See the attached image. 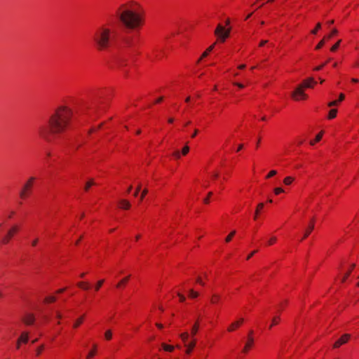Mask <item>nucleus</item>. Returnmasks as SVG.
Segmentation results:
<instances>
[{
    "label": "nucleus",
    "instance_id": "obj_37",
    "mask_svg": "<svg viewBox=\"0 0 359 359\" xmlns=\"http://www.w3.org/2000/svg\"><path fill=\"white\" fill-rule=\"evenodd\" d=\"M325 43V39L324 38V39H322V40L318 43V45L316 46V50H318V49L321 48L324 46Z\"/></svg>",
    "mask_w": 359,
    "mask_h": 359
},
{
    "label": "nucleus",
    "instance_id": "obj_19",
    "mask_svg": "<svg viewBox=\"0 0 359 359\" xmlns=\"http://www.w3.org/2000/svg\"><path fill=\"white\" fill-rule=\"evenodd\" d=\"M355 264H352L351 265V269L345 273V275L341 278V282L342 283L346 281V280L348 278V277L349 276V275L351 274L352 270L355 268Z\"/></svg>",
    "mask_w": 359,
    "mask_h": 359
},
{
    "label": "nucleus",
    "instance_id": "obj_39",
    "mask_svg": "<svg viewBox=\"0 0 359 359\" xmlns=\"http://www.w3.org/2000/svg\"><path fill=\"white\" fill-rule=\"evenodd\" d=\"M236 234V231H233L226 238V242H229L232 239L233 236Z\"/></svg>",
    "mask_w": 359,
    "mask_h": 359
},
{
    "label": "nucleus",
    "instance_id": "obj_33",
    "mask_svg": "<svg viewBox=\"0 0 359 359\" xmlns=\"http://www.w3.org/2000/svg\"><path fill=\"white\" fill-rule=\"evenodd\" d=\"M294 181V178L292 177H287L284 179L283 182L286 185L290 184Z\"/></svg>",
    "mask_w": 359,
    "mask_h": 359
},
{
    "label": "nucleus",
    "instance_id": "obj_24",
    "mask_svg": "<svg viewBox=\"0 0 359 359\" xmlns=\"http://www.w3.org/2000/svg\"><path fill=\"white\" fill-rule=\"evenodd\" d=\"M220 296L217 294H213L210 302L212 304H217L220 300Z\"/></svg>",
    "mask_w": 359,
    "mask_h": 359
},
{
    "label": "nucleus",
    "instance_id": "obj_52",
    "mask_svg": "<svg viewBox=\"0 0 359 359\" xmlns=\"http://www.w3.org/2000/svg\"><path fill=\"white\" fill-rule=\"evenodd\" d=\"M275 175H276V171L273 170L269 172V173L266 176V178L271 177L274 176Z\"/></svg>",
    "mask_w": 359,
    "mask_h": 359
},
{
    "label": "nucleus",
    "instance_id": "obj_56",
    "mask_svg": "<svg viewBox=\"0 0 359 359\" xmlns=\"http://www.w3.org/2000/svg\"><path fill=\"white\" fill-rule=\"evenodd\" d=\"M233 85L238 86L240 88H243L244 87V86L242 83H240L235 82V83H233Z\"/></svg>",
    "mask_w": 359,
    "mask_h": 359
},
{
    "label": "nucleus",
    "instance_id": "obj_26",
    "mask_svg": "<svg viewBox=\"0 0 359 359\" xmlns=\"http://www.w3.org/2000/svg\"><path fill=\"white\" fill-rule=\"evenodd\" d=\"M189 336V334L187 332H184L180 334V337L182 339V340L183 341L184 344L187 342Z\"/></svg>",
    "mask_w": 359,
    "mask_h": 359
},
{
    "label": "nucleus",
    "instance_id": "obj_36",
    "mask_svg": "<svg viewBox=\"0 0 359 359\" xmlns=\"http://www.w3.org/2000/svg\"><path fill=\"white\" fill-rule=\"evenodd\" d=\"M321 28V24L320 22L317 23L316 27L311 30V34H316L318 31Z\"/></svg>",
    "mask_w": 359,
    "mask_h": 359
},
{
    "label": "nucleus",
    "instance_id": "obj_55",
    "mask_svg": "<svg viewBox=\"0 0 359 359\" xmlns=\"http://www.w3.org/2000/svg\"><path fill=\"white\" fill-rule=\"evenodd\" d=\"M344 97H345L344 94L341 93V94L339 95V99H337V100H336V101H339V102H341V101L344 100Z\"/></svg>",
    "mask_w": 359,
    "mask_h": 359
},
{
    "label": "nucleus",
    "instance_id": "obj_54",
    "mask_svg": "<svg viewBox=\"0 0 359 359\" xmlns=\"http://www.w3.org/2000/svg\"><path fill=\"white\" fill-rule=\"evenodd\" d=\"M177 296L180 297V302H183L185 301V297L183 294H182L180 292H178L177 293Z\"/></svg>",
    "mask_w": 359,
    "mask_h": 359
},
{
    "label": "nucleus",
    "instance_id": "obj_21",
    "mask_svg": "<svg viewBox=\"0 0 359 359\" xmlns=\"http://www.w3.org/2000/svg\"><path fill=\"white\" fill-rule=\"evenodd\" d=\"M264 204L263 203H260L257 205V207L255 212L254 219H257L260 210L264 208Z\"/></svg>",
    "mask_w": 359,
    "mask_h": 359
},
{
    "label": "nucleus",
    "instance_id": "obj_49",
    "mask_svg": "<svg viewBox=\"0 0 359 359\" xmlns=\"http://www.w3.org/2000/svg\"><path fill=\"white\" fill-rule=\"evenodd\" d=\"M95 350L90 351L87 355V359H90L91 358H93L95 355Z\"/></svg>",
    "mask_w": 359,
    "mask_h": 359
},
{
    "label": "nucleus",
    "instance_id": "obj_11",
    "mask_svg": "<svg viewBox=\"0 0 359 359\" xmlns=\"http://www.w3.org/2000/svg\"><path fill=\"white\" fill-rule=\"evenodd\" d=\"M184 346L187 347L186 353L190 354L196 346V339H193L191 341L185 343Z\"/></svg>",
    "mask_w": 359,
    "mask_h": 359
},
{
    "label": "nucleus",
    "instance_id": "obj_25",
    "mask_svg": "<svg viewBox=\"0 0 359 359\" xmlns=\"http://www.w3.org/2000/svg\"><path fill=\"white\" fill-rule=\"evenodd\" d=\"M322 137H323V132H320L319 134H318V135H316V137H315V140H311V141L310 142V144H311V145H314V144H315L316 142H319V141L321 140Z\"/></svg>",
    "mask_w": 359,
    "mask_h": 359
},
{
    "label": "nucleus",
    "instance_id": "obj_59",
    "mask_svg": "<svg viewBox=\"0 0 359 359\" xmlns=\"http://www.w3.org/2000/svg\"><path fill=\"white\" fill-rule=\"evenodd\" d=\"M324 65H325V64H323V65H320V66H318V67H316L314 69H315L316 71H319V70L322 69V68L324 67Z\"/></svg>",
    "mask_w": 359,
    "mask_h": 359
},
{
    "label": "nucleus",
    "instance_id": "obj_29",
    "mask_svg": "<svg viewBox=\"0 0 359 359\" xmlns=\"http://www.w3.org/2000/svg\"><path fill=\"white\" fill-rule=\"evenodd\" d=\"M337 113V110L336 109H332L330 111L328 118L332 119L336 117Z\"/></svg>",
    "mask_w": 359,
    "mask_h": 359
},
{
    "label": "nucleus",
    "instance_id": "obj_28",
    "mask_svg": "<svg viewBox=\"0 0 359 359\" xmlns=\"http://www.w3.org/2000/svg\"><path fill=\"white\" fill-rule=\"evenodd\" d=\"M280 319V318L279 316H276L273 317V319H272L271 324L269 326V328H271L273 325H277L279 323Z\"/></svg>",
    "mask_w": 359,
    "mask_h": 359
},
{
    "label": "nucleus",
    "instance_id": "obj_50",
    "mask_svg": "<svg viewBox=\"0 0 359 359\" xmlns=\"http://www.w3.org/2000/svg\"><path fill=\"white\" fill-rule=\"evenodd\" d=\"M172 155H173V156H174L175 158H177V159L180 158V156H181L180 153V151H174V152H173V154H172Z\"/></svg>",
    "mask_w": 359,
    "mask_h": 359
},
{
    "label": "nucleus",
    "instance_id": "obj_38",
    "mask_svg": "<svg viewBox=\"0 0 359 359\" xmlns=\"http://www.w3.org/2000/svg\"><path fill=\"white\" fill-rule=\"evenodd\" d=\"M340 43H341V40H339L334 46H332L331 48V51L334 52V51L337 50L340 45Z\"/></svg>",
    "mask_w": 359,
    "mask_h": 359
},
{
    "label": "nucleus",
    "instance_id": "obj_7",
    "mask_svg": "<svg viewBox=\"0 0 359 359\" xmlns=\"http://www.w3.org/2000/svg\"><path fill=\"white\" fill-rule=\"evenodd\" d=\"M351 335L348 334H345L342 335L333 345L334 348H337L341 345L346 344L348 339H350Z\"/></svg>",
    "mask_w": 359,
    "mask_h": 359
},
{
    "label": "nucleus",
    "instance_id": "obj_5",
    "mask_svg": "<svg viewBox=\"0 0 359 359\" xmlns=\"http://www.w3.org/2000/svg\"><path fill=\"white\" fill-rule=\"evenodd\" d=\"M19 231V226L18 225L12 226L7 231L6 234L2 238L1 243L4 245L8 244L14 235Z\"/></svg>",
    "mask_w": 359,
    "mask_h": 359
},
{
    "label": "nucleus",
    "instance_id": "obj_46",
    "mask_svg": "<svg viewBox=\"0 0 359 359\" xmlns=\"http://www.w3.org/2000/svg\"><path fill=\"white\" fill-rule=\"evenodd\" d=\"M43 348H44V346H43V345H41V346H40L39 347H38V348H36V355H39L41 353V352H42V351H43Z\"/></svg>",
    "mask_w": 359,
    "mask_h": 359
},
{
    "label": "nucleus",
    "instance_id": "obj_63",
    "mask_svg": "<svg viewBox=\"0 0 359 359\" xmlns=\"http://www.w3.org/2000/svg\"><path fill=\"white\" fill-rule=\"evenodd\" d=\"M243 148V144H239L237 149V151H241Z\"/></svg>",
    "mask_w": 359,
    "mask_h": 359
},
{
    "label": "nucleus",
    "instance_id": "obj_41",
    "mask_svg": "<svg viewBox=\"0 0 359 359\" xmlns=\"http://www.w3.org/2000/svg\"><path fill=\"white\" fill-rule=\"evenodd\" d=\"M189 151V146L187 145H185L183 149H182V155H186L188 154V152Z\"/></svg>",
    "mask_w": 359,
    "mask_h": 359
},
{
    "label": "nucleus",
    "instance_id": "obj_8",
    "mask_svg": "<svg viewBox=\"0 0 359 359\" xmlns=\"http://www.w3.org/2000/svg\"><path fill=\"white\" fill-rule=\"evenodd\" d=\"M316 83V81L313 79V78L310 77L308 79H306L301 83L299 86H303V88H313V85Z\"/></svg>",
    "mask_w": 359,
    "mask_h": 359
},
{
    "label": "nucleus",
    "instance_id": "obj_22",
    "mask_svg": "<svg viewBox=\"0 0 359 359\" xmlns=\"http://www.w3.org/2000/svg\"><path fill=\"white\" fill-rule=\"evenodd\" d=\"M130 278V276L123 278L122 280H121L116 285V287L119 288L121 287H122L123 285H125L129 280Z\"/></svg>",
    "mask_w": 359,
    "mask_h": 359
},
{
    "label": "nucleus",
    "instance_id": "obj_18",
    "mask_svg": "<svg viewBox=\"0 0 359 359\" xmlns=\"http://www.w3.org/2000/svg\"><path fill=\"white\" fill-rule=\"evenodd\" d=\"M198 328H199V324H198V322L196 321L195 323V324L193 325L192 328H191V337L194 338V336L196 334L198 330Z\"/></svg>",
    "mask_w": 359,
    "mask_h": 359
},
{
    "label": "nucleus",
    "instance_id": "obj_32",
    "mask_svg": "<svg viewBox=\"0 0 359 359\" xmlns=\"http://www.w3.org/2000/svg\"><path fill=\"white\" fill-rule=\"evenodd\" d=\"M83 320V316L78 318L74 324V328H77L82 323Z\"/></svg>",
    "mask_w": 359,
    "mask_h": 359
},
{
    "label": "nucleus",
    "instance_id": "obj_47",
    "mask_svg": "<svg viewBox=\"0 0 359 359\" xmlns=\"http://www.w3.org/2000/svg\"><path fill=\"white\" fill-rule=\"evenodd\" d=\"M141 187H142V186H141V184H139L137 185V188H136V189H135V193H134V196H138V194H139V192H140V189H141Z\"/></svg>",
    "mask_w": 359,
    "mask_h": 359
},
{
    "label": "nucleus",
    "instance_id": "obj_27",
    "mask_svg": "<svg viewBox=\"0 0 359 359\" xmlns=\"http://www.w3.org/2000/svg\"><path fill=\"white\" fill-rule=\"evenodd\" d=\"M162 347L165 351L172 352L174 350V346L171 345H167L165 344H162Z\"/></svg>",
    "mask_w": 359,
    "mask_h": 359
},
{
    "label": "nucleus",
    "instance_id": "obj_23",
    "mask_svg": "<svg viewBox=\"0 0 359 359\" xmlns=\"http://www.w3.org/2000/svg\"><path fill=\"white\" fill-rule=\"evenodd\" d=\"M189 296L192 299H196L199 296V293L198 292L194 291L193 289H190L189 290Z\"/></svg>",
    "mask_w": 359,
    "mask_h": 359
},
{
    "label": "nucleus",
    "instance_id": "obj_51",
    "mask_svg": "<svg viewBox=\"0 0 359 359\" xmlns=\"http://www.w3.org/2000/svg\"><path fill=\"white\" fill-rule=\"evenodd\" d=\"M283 191H284V190H283L282 188H280V187L276 188V189H274V193H275L276 194H280V193H282V192H283Z\"/></svg>",
    "mask_w": 359,
    "mask_h": 359
},
{
    "label": "nucleus",
    "instance_id": "obj_34",
    "mask_svg": "<svg viewBox=\"0 0 359 359\" xmlns=\"http://www.w3.org/2000/svg\"><path fill=\"white\" fill-rule=\"evenodd\" d=\"M104 281V280H100L97 281V283H96L95 287V289L96 291H98L100 290V288L103 285Z\"/></svg>",
    "mask_w": 359,
    "mask_h": 359
},
{
    "label": "nucleus",
    "instance_id": "obj_57",
    "mask_svg": "<svg viewBox=\"0 0 359 359\" xmlns=\"http://www.w3.org/2000/svg\"><path fill=\"white\" fill-rule=\"evenodd\" d=\"M257 252V250H255L252 252L248 257L247 259H250L255 253Z\"/></svg>",
    "mask_w": 359,
    "mask_h": 359
},
{
    "label": "nucleus",
    "instance_id": "obj_17",
    "mask_svg": "<svg viewBox=\"0 0 359 359\" xmlns=\"http://www.w3.org/2000/svg\"><path fill=\"white\" fill-rule=\"evenodd\" d=\"M18 339L24 344H26L29 340V333L27 332H23Z\"/></svg>",
    "mask_w": 359,
    "mask_h": 359
},
{
    "label": "nucleus",
    "instance_id": "obj_14",
    "mask_svg": "<svg viewBox=\"0 0 359 359\" xmlns=\"http://www.w3.org/2000/svg\"><path fill=\"white\" fill-rule=\"evenodd\" d=\"M243 322V319L241 318L238 321H236L233 323H231L229 327H228V331L229 332H232L233 331L236 327H238Z\"/></svg>",
    "mask_w": 359,
    "mask_h": 359
},
{
    "label": "nucleus",
    "instance_id": "obj_6",
    "mask_svg": "<svg viewBox=\"0 0 359 359\" xmlns=\"http://www.w3.org/2000/svg\"><path fill=\"white\" fill-rule=\"evenodd\" d=\"M292 97L299 101L300 100H306L308 95L304 92L303 86H298L291 94Z\"/></svg>",
    "mask_w": 359,
    "mask_h": 359
},
{
    "label": "nucleus",
    "instance_id": "obj_3",
    "mask_svg": "<svg viewBox=\"0 0 359 359\" xmlns=\"http://www.w3.org/2000/svg\"><path fill=\"white\" fill-rule=\"evenodd\" d=\"M115 14L124 27L130 29L141 26L144 21L142 14L133 8L132 4L120 5L116 8Z\"/></svg>",
    "mask_w": 359,
    "mask_h": 359
},
{
    "label": "nucleus",
    "instance_id": "obj_58",
    "mask_svg": "<svg viewBox=\"0 0 359 359\" xmlns=\"http://www.w3.org/2000/svg\"><path fill=\"white\" fill-rule=\"evenodd\" d=\"M268 43V41L267 40H262L261 41L260 43H259V46H263L264 45H265L266 43Z\"/></svg>",
    "mask_w": 359,
    "mask_h": 359
},
{
    "label": "nucleus",
    "instance_id": "obj_31",
    "mask_svg": "<svg viewBox=\"0 0 359 359\" xmlns=\"http://www.w3.org/2000/svg\"><path fill=\"white\" fill-rule=\"evenodd\" d=\"M95 184V182L93 181V179L90 180L88 182H86V186L84 187V189L85 191H88V189H90V187L92 186V185H94Z\"/></svg>",
    "mask_w": 359,
    "mask_h": 359
},
{
    "label": "nucleus",
    "instance_id": "obj_2",
    "mask_svg": "<svg viewBox=\"0 0 359 359\" xmlns=\"http://www.w3.org/2000/svg\"><path fill=\"white\" fill-rule=\"evenodd\" d=\"M117 31L111 23L103 24L97 27L93 35V41L96 48L107 50L116 46Z\"/></svg>",
    "mask_w": 359,
    "mask_h": 359
},
{
    "label": "nucleus",
    "instance_id": "obj_13",
    "mask_svg": "<svg viewBox=\"0 0 359 359\" xmlns=\"http://www.w3.org/2000/svg\"><path fill=\"white\" fill-rule=\"evenodd\" d=\"M313 229H314V219H312L309 224V227H307V229L305 231V233H304V237L302 238V241L303 239L306 238L311 233V232L313 231Z\"/></svg>",
    "mask_w": 359,
    "mask_h": 359
},
{
    "label": "nucleus",
    "instance_id": "obj_61",
    "mask_svg": "<svg viewBox=\"0 0 359 359\" xmlns=\"http://www.w3.org/2000/svg\"><path fill=\"white\" fill-rule=\"evenodd\" d=\"M37 243H38V239H37V238H36V239H35V240H34V241H32V246H36V244H37Z\"/></svg>",
    "mask_w": 359,
    "mask_h": 359
},
{
    "label": "nucleus",
    "instance_id": "obj_30",
    "mask_svg": "<svg viewBox=\"0 0 359 359\" xmlns=\"http://www.w3.org/2000/svg\"><path fill=\"white\" fill-rule=\"evenodd\" d=\"M56 301V297L54 296H48L44 299L45 303H52Z\"/></svg>",
    "mask_w": 359,
    "mask_h": 359
},
{
    "label": "nucleus",
    "instance_id": "obj_43",
    "mask_svg": "<svg viewBox=\"0 0 359 359\" xmlns=\"http://www.w3.org/2000/svg\"><path fill=\"white\" fill-rule=\"evenodd\" d=\"M196 282L197 283H198L199 285H202V286H204L205 285V283L204 281H203L202 278L200 277V276H198L196 279Z\"/></svg>",
    "mask_w": 359,
    "mask_h": 359
},
{
    "label": "nucleus",
    "instance_id": "obj_4",
    "mask_svg": "<svg viewBox=\"0 0 359 359\" xmlns=\"http://www.w3.org/2000/svg\"><path fill=\"white\" fill-rule=\"evenodd\" d=\"M230 32L231 29H226L224 27L219 24L215 30V34L217 36L219 41L224 42L229 36Z\"/></svg>",
    "mask_w": 359,
    "mask_h": 359
},
{
    "label": "nucleus",
    "instance_id": "obj_40",
    "mask_svg": "<svg viewBox=\"0 0 359 359\" xmlns=\"http://www.w3.org/2000/svg\"><path fill=\"white\" fill-rule=\"evenodd\" d=\"M29 194V192L22 189V191L20 193V196L22 198H25Z\"/></svg>",
    "mask_w": 359,
    "mask_h": 359
},
{
    "label": "nucleus",
    "instance_id": "obj_35",
    "mask_svg": "<svg viewBox=\"0 0 359 359\" xmlns=\"http://www.w3.org/2000/svg\"><path fill=\"white\" fill-rule=\"evenodd\" d=\"M104 337L107 340H110L112 337V332L111 330H107L104 333Z\"/></svg>",
    "mask_w": 359,
    "mask_h": 359
},
{
    "label": "nucleus",
    "instance_id": "obj_42",
    "mask_svg": "<svg viewBox=\"0 0 359 359\" xmlns=\"http://www.w3.org/2000/svg\"><path fill=\"white\" fill-rule=\"evenodd\" d=\"M212 195V191H210L208 194V196L203 199V202L206 204L209 203L210 202V197Z\"/></svg>",
    "mask_w": 359,
    "mask_h": 359
},
{
    "label": "nucleus",
    "instance_id": "obj_62",
    "mask_svg": "<svg viewBox=\"0 0 359 359\" xmlns=\"http://www.w3.org/2000/svg\"><path fill=\"white\" fill-rule=\"evenodd\" d=\"M163 100V97H160L158 99H157L155 102V103H159Z\"/></svg>",
    "mask_w": 359,
    "mask_h": 359
},
{
    "label": "nucleus",
    "instance_id": "obj_48",
    "mask_svg": "<svg viewBox=\"0 0 359 359\" xmlns=\"http://www.w3.org/2000/svg\"><path fill=\"white\" fill-rule=\"evenodd\" d=\"M339 104V101H332V102H330L328 103V107H334V106H337V104Z\"/></svg>",
    "mask_w": 359,
    "mask_h": 359
},
{
    "label": "nucleus",
    "instance_id": "obj_1",
    "mask_svg": "<svg viewBox=\"0 0 359 359\" xmlns=\"http://www.w3.org/2000/svg\"><path fill=\"white\" fill-rule=\"evenodd\" d=\"M72 115L73 111L70 108L66 106L59 107L50 116L47 123L39 127V137L47 142H53L67 128Z\"/></svg>",
    "mask_w": 359,
    "mask_h": 359
},
{
    "label": "nucleus",
    "instance_id": "obj_44",
    "mask_svg": "<svg viewBox=\"0 0 359 359\" xmlns=\"http://www.w3.org/2000/svg\"><path fill=\"white\" fill-rule=\"evenodd\" d=\"M338 32L337 29H333L331 33L326 37L327 39H330L333 35L337 34Z\"/></svg>",
    "mask_w": 359,
    "mask_h": 359
},
{
    "label": "nucleus",
    "instance_id": "obj_20",
    "mask_svg": "<svg viewBox=\"0 0 359 359\" xmlns=\"http://www.w3.org/2000/svg\"><path fill=\"white\" fill-rule=\"evenodd\" d=\"M77 285H78V287H79L80 288H81L84 290H88L90 288V285L87 282H79L77 283Z\"/></svg>",
    "mask_w": 359,
    "mask_h": 359
},
{
    "label": "nucleus",
    "instance_id": "obj_12",
    "mask_svg": "<svg viewBox=\"0 0 359 359\" xmlns=\"http://www.w3.org/2000/svg\"><path fill=\"white\" fill-rule=\"evenodd\" d=\"M253 343H254L253 337H250V336L249 337H248V341H247V342H246V344H245V346H244V348L243 349V352L245 353H248V350L251 348V346H252Z\"/></svg>",
    "mask_w": 359,
    "mask_h": 359
},
{
    "label": "nucleus",
    "instance_id": "obj_53",
    "mask_svg": "<svg viewBox=\"0 0 359 359\" xmlns=\"http://www.w3.org/2000/svg\"><path fill=\"white\" fill-rule=\"evenodd\" d=\"M276 241V237H271L269 239L268 243H269V245H273Z\"/></svg>",
    "mask_w": 359,
    "mask_h": 359
},
{
    "label": "nucleus",
    "instance_id": "obj_60",
    "mask_svg": "<svg viewBox=\"0 0 359 359\" xmlns=\"http://www.w3.org/2000/svg\"><path fill=\"white\" fill-rule=\"evenodd\" d=\"M21 344H22V342L19 339H18L17 343H16V348H20Z\"/></svg>",
    "mask_w": 359,
    "mask_h": 359
},
{
    "label": "nucleus",
    "instance_id": "obj_10",
    "mask_svg": "<svg viewBox=\"0 0 359 359\" xmlns=\"http://www.w3.org/2000/svg\"><path fill=\"white\" fill-rule=\"evenodd\" d=\"M34 180L35 178L34 177H30L23 186L22 190H25L29 193Z\"/></svg>",
    "mask_w": 359,
    "mask_h": 359
},
{
    "label": "nucleus",
    "instance_id": "obj_15",
    "mask_svg": "<svg viewBox=\"0 0 359 359\" xmlns=\"http://www.w3.org/2000/svg\"><path fill=\"white\" fill-rule=\"evenodd\" d=\"M120 208L122 209L128 210L130 208V203L126 199H122L119 201Z\"/></svg>",
    "mask_w": 359,
    "mask_h": 359
},
{
    "label": "nucleus",
    "instance_id": "obj_45",
    "mask_svg": "<svg viewBox=\"0 0 359 359\" xmlns=\"http://www.w3.org/2000/svg\"><path fill=\"white\" fill-rule=\"evenodd\" d=\"M147 193H148V190H147V189H144L142 191V194H141V196H140V201H142L143 200V198H144V196L147 194Z\"/></svg>",
    "mask_w": 359,
    "mask_h": 359
},
{
    "label": "nucleus",
    "instance_id": "obj_16",
    "mask_svg": "<svg viewBox=\"0 0 359 359\" xmlns=\"http://www.w3.org/2000/svg\"><path fill=\"white\" fill-rule=\"evenodd\" d=\"M215 45V43L210 46L203 54L202 56L198 59V63L201 62V60L208 55V54L212 50Z\"/></svg>",
    "mask_w": 359,
    "mask_h": 359
},
{
    "label": "nucleus",
    "instance_id": "obj_64",
    "mask_svg": "<svg viewBox=\"0 0 359 359\" xmlns=\"http://www.w3.org/2000/svg\"><path fill=\"white\" fill-rule=\"evenodd\" d=\"M65 290V288L60 289L57 291V293L60 294L62 293Z\"/></svg>",
    "mask_w": 359,
    "mask_h": 359
},
{
    "label": "nucleus",
    "instance_id": "obj_9",
    "mask_svg": "<svg viewBox=\"0 0 359 359\" xmlns=\"http://www.w3.org/2000/svg\"><path fill=\"white\" fill-rule=\"evenodd\" d=\"M23 322L27 325H32L35 320V318L33 314H27L22 318Z\"/></svg>",
    "mask_w": 359,
    "mask_h": 359
}]
</instances>
